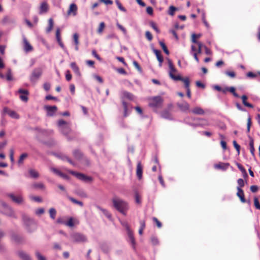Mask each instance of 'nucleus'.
<instances>
[{
	"instance_id": "obj_56",
	"label": "nucleus",
	"mask_w": 260,
	"mask_h": 260,
	"mask_svg": "<svg viewBox=\"0 0 260 260\" xmlns=\"http://www.w3.org/2000/svg\"><path fill=\"white\" fill-rule=\"evenodd\" d=\"M30 199L37 202H42V199L41 197L38 196H30Z\"/></svg>"
},
{
	"instance_id": "obj_55",
	"label": "nucleus",
	"mask_w": 260,
	"mask_h": 260,
	"mask_svg": "<svg viewBox=\"0 0 260 260\" xmlns=\"http://www.w3.org/2000/svg\"><path fill=\"white\" fill-rule=\"evenodd\" d=\"M105 26V23L104 22H101L100 24L99 27L98 29V32L99 34H101L103 32Z\"/></svg>"
},
{
	"instance_id": "obj_24",
	"label": "nucleus",
	"mask_w": 260,
	"mask_h": 260,
	"mask_svg": "<svg viewBox=\"0 0 260 260\" xmlns=\"http://www.w3.org/2000/svg\"><path fill=\"white\" fill-rule=\"evenodd\" d=\"M48 5L46 2H44L41 4L39 13L40 14L46 13L48 11Z\"/></svg>"
},
{
	"instance_id": "obj_6",
	"label": "nucleus",
	"mask_w": 260,
	"mask_h": 260,
	"mask_svg": "<svg viewBox=\"0 0 260 260\" xmlns=\"http://www.w3.org/2000/svg\"><path fill=\"white\" fill-rule=\"evenodd\" d=\"M0 212L6 216L16 218L13 209L5 202L0 200Z\"/></svg>"
},
{
	"instance_id": "obj_4",
	"label": "nucleus",
	"mask_w": 260,
	"mask_h": 260,
	"mask_svg": "<svg viewBox=\"0 0 260 260\" xmlns=\"http://www.w3.org/2000/svg\"><path fill=\"white\" fill-rule=\"evenodd\" d=\"M22 218L25 228L28 232L31 233L36 229L37 225L34 219L30 218L25 213L22 214Z\"/></svg>"
},
{
	"instance_id": "obj_51",
	"label": "nucleus",
	"mask_w": 260,
	"mask_h": 260,
	"mask_svg": "<svg viewBox=\"0 0 260 260\" xmlns=\"http://www.w3.org/2000/svg\"><path fill=\"white\" fill-rule=\"evenodd\" d=\"M115 3L118 8V9L124 12H125L126 11V10L122 6L121 4L120 3V2L118 0H115Z\"/></svg>"
},
{
	"instance_id": "obj_60",
	"label": "nucleus",
	"mask_w": 260,
	"mask_h": 260,
	"mask_svg": "<svg viewBox=\"0 0 260 260\" xmlns=\"http://www.w3.org/2000/svg\"><path fill=\"white\" fill-rule=\"evenodd\" d=\"M233 145L235 149H236L238 154L240 153V146L237 143L236 141H233Z\"/></svg>"
},
{
	"instance_id": "obj_41",
	"label": "nucleus",
	"mask_w": 260,
	"mask_h": 260,
	"mask_svg": "<svg viewBox=\"0 0 260 260\" xmlns=\"http://www.w3.org/2000/svg\"><path fill=\"white\" fill-rule=\"evenodd\" d=\"M53 26V20L52 18H50L48 20V26L46 28V32H49L52 29Z\"/></svg>"
},
{
	"instance_id": "obj_34",
	"label": "nucleus",
	"mask_w": 260,
	"mask_h": 260,
	"mask_svg": "<svg viewBox=\"0 0 260 260\" xmlns=\"http://www.w3.org/2000/svg\"><path fill=\"white\" fill-rule=\"evenodd\" d=\"M71 68L75 73V74L78 76L80 75V72L78 67L77 66L76 62H73L70 64Z\"/></svg>"
},
{
	"instance_id": "obj_19",
	"label": "nucleus",
	"mask_w": 260,
	"mask_h": 260,
	"mask_svg": "<svg viewBox=\"0 0 260 260\" xmlns=\"http://www.w3.org/2000/svg\"><path fill=\"white\" fill-rule=\"evenodd\" d=\"M160 116L162 118L170 120H174V118L169 110L165 109L163 110L160 113Z\"/></svg>"
},
{
	"instance_id": "obj_54",
	"label": "nucleus",
	"mask_w": 260,
	"mask_h": 260,
	"mask_svg": "<svg viewBox=\"0 0 260 260\" xmlns=\"http://www.w3.org/2000/svg\"><path fill=\"white\" fill-rule=\"evenodd\" d=\"M64 225L70 227H73L74 225L73 218L72 217H70L67 222H65Z\"/></svg>"
},
{
	"instance_id": "obj_16",
	"label": "nucleus",
	"mask_w": 260,
	"mask_h": 260,
	"mask_svg": "<svg viewBox=\"0 0 260 260\" xmlns=\"http://www.w3.org/2000/svg\"><path fill=\"white\" fill-rule=\"evenodd\" d=\"M52 154L58 158H60L63 160H66V161H68L70 164H71L73 166L75 165V162H74L70 158H69L66 155H64L61 153H52Z\"/></svg>"
},
{
	"instance_id": "obj_3",
	"label": "nucleus",
	"mask_w": 260,
	"mask_h": 260,
	"mask_svg": "<svg viewBox=\"0 0 260 260\" xmlns=\"http://www.w3.org/2000/svg\"><path fill=\"white\" fill-rule=\"evenodd\" d=\"M22 218L25 228L28 232L31 233L36 229L37 225L34 219L30 218L25 213L22 214Z\"/></svg>"
},
{
	"instance_id": "obj_26",
	"label": "nucleus",
	"mask_w": 260,
	"mask_h": 260,
	"mask_svg": "<svg viewBox=\"0 0 260 260\" xmlns=\"http://www.w3.org/2000/svg\"><path fill=\"white\" fill-rule=\"evenodd\" d=\"M137 176L140 180L142 178L143 168L140 162H138L137 166Z\"/></svg>"
},
{
	"instance_id": "obj_45",
	"label": "nucleus",
	"mask_w": 260,
	"mask_h": 260,
	"mask_svg": "<svg viewBox=\"0 0 260 260\" xmlns=\"http://www.w3.org/2000/svg\"><path fill=\"white\" fill-rule=\"evenodd\" d=\"M27 156L28 154L26 153H24L22 154L18 160V163L19 164H22L23 162V160H24V159H25Z\"/></svg>"
},
{
	"instance_id": "obj_36",
	"label": "nucleus",
	"mask_w": 260,
	"mask_h": 260,
	"mask_svg": "<svg viewBox=\"0 0 260 260\" xmlns=\"http://www.w3.org/2000/svg\"><path fill=\"white\" fill-rule=\"evenodd\" d=\"M241 99L242 100V103L244 106L251 108H253V106L251 104L246 102L247 96L246 95H243L241 96Z\"/></svg>"
},
{
	"instance_id": "obj_8",
	"label": "nucleus",
	"mask_w": 260,
	"mask_h": 260,
	"mask_svg": "<svg viewBox=\"0 0 260 260\" xmlns=\"http://www.w3.org/2000/svg\"><path fill=\"white\" fill-rule=\"evenodd\" d=\"M42 73L43 70L41 68L34 69L29 77L30 82L33 83H36L42 76Z\"/></svg>"
},
{
	"instance_id": "obj_5",
	"label": "nucleus",
	"mask_w": 260,
	"mask_h": 260,
	"mask_svg": "<svg viewBox=\"0 0 260 260\" xmlns=\"http://www.w3.org/2000/svg\"><path fill=\"white\" fill-rule=\"evenodd\" d=\"M58 126L59 131L66 137L68 141L73 140V138L69 136L71 131V127L66 121L63 119L59 120L58 121Z\"/></svg>"
},
{
	"instance_id": "obj_10",
	"label": "nucleus",
	"mask_w": 260,
	"mask_h": 260,
	"mask_svg": "<svg viewBox=\"0 0 260 260\" xmlns=\"http://www.w3.org/2000/svg\"><path fill=\"white\" fill-rule=\"evenodd\" d=\"M70 173L71 174L75 176L78 179L81 181L87 182L92 180V179L91 177L87 176L84 174L77 173L73 171H70Z\"/></svg>"
},
{
	"instance_id": "obj_11",
	"label": "nucleus",
	"mask_w": 260,
	"mask_h": 260,
	"mask_svg": "<svg viewBox=\"0 0 260 260\" xmlns=\"http://www.w3.org/2000/svg\"><path fill=\"white\" fill-rule=\"evenodd\" d=\"M44 109L47 112L48 116H53L57 110L56 106H45Z\"/></svg>"
},
{
	"instance_id": "obj_64",
	"label": "nucleus",
	"mask_w": 260,
	"mask_h": 260,
	"mask_svg": "<svg viewBox=\"0 0 260 260\" xmlns=\"http://www.w3.org/2000/svg\"><path fill=\"white\" fill-rule=\"evenodd\" d=\"M137 112L141 116H142L143 114V111L142 108L140 107L137 106L134 108Z\"/></svg>"
},
{
	"instance_id": "obj_17",
	"label": "nucleus",
	"mask_w": 260,
	"mask_h": 260,
	"mask_svg": "<svg viewBox=\"0 0 260 260\" xmlns=\"http://www.w3.org/2000/svg\"><path fill=\"white\" fill-rule=\"evenodd\" d=\"M134 98V95L129 92L127 91H122L121 92V101L124 100L125 99H128L130 101H133Z\"/></svg>"
},
{
	"instance_id": "obj_33",
	"label": "nucleus",
	"mask_w": 260,
	"mask_h": 260,
	"mask_svg": "<svg viewBox=\"0 0 260 260\" xmlns=\"http://www.w3.org/2000/svg\"><path fill=\"white\" fill-rule=\"evenodd\" d=\"M73 154L74 156L76 159H79V160L81 159L83 156V154L82 152L78 149L74 150L73 152Z\"/></svg>"
},
{
	"instance_id": "obj_49",
	"label": "nucleus",
	"mask_w": 260,
	"mask_h": 260,
	"mask_svg": "<svg viewBox=\"0 0 260 260\" xmlns=\"http://www.w3.org/2000/svg\"><path fill=\"white\" fill-rule=\"evenodd\" d=\"M238 186L237 187V189L238 188H242L244 186V181L243 179L239 178L237 180Z\"/></svg>"
},
{
	"instance_id": "obj_39",
	"label": "nucleus",
	"mask_w": 260,
	"mask_h": 260,
	"mask_svg": "<svg viewBox=\"0 0 260 260\" xmlns=\"http://www.w3.org/2000/svg\"><path fill=\"white\" fill-rule=\"evenodd\" d=\"M76 193L82 198H87V193L83 190V189H78L76 191Z\"/></svg>"
},
{
	"instance_id": "obj_28",
	"label": "nucleus",
	"mask_w": 260,
	"mask_h": 260,
	"mask_svg": "<svg viewBox=\"0 0 260 260\" xmlns=\"http://www.w3.org/2000/svg\"><path fill=\"white\" fill-rule=\"evenodd\" d=\"M121 102L124 109L123 116L126 117L129 115L131 111L128 110L127 103L124 100H122Z\"/></svg>"
},
{
	"instance_id": "obj_7",
	"label": "nucleus",
	"mask_w": 260,
	"mask_h": 260,
	"mask_svg": "<svg viewBox=\"0 0 260 260\" xmlns=\"http://www.w3.org/2000/svg\"><path fill=\"white\" fill-rule=\"evenodd\" d=\"M72 241L75 243H84L87 241V237L80 233H74L70 236Z\"/></svg>"
},
{
	"instance_id": "obj_52",
	"label": "nucleus",
	"mask_w": 260,
	"mask_h": 260,
	"mask_svg": "<svg viewBox=\"0 0 260 260\" xmlns=\"http://www.w3.org/2000/svg\"><path fill=\"white\" fill-rule=\"evenodd\" d=\"M224 74L226 76H228L232 78H234L236 77V74L234 71H226L224 72Z\"/></svg>"
},
{
	"instance_id": "obj_43",
	"label": "nucleus",
	"mask_w": 260,
	"mask_h": 260,
	"mask_svg": "<svg viewBox=\"0 0 260 260\" xmlns=\"http://www.w3.org/2000/svg\"><path fill=\"white\" fill-rule=\"evenodd\" d=\"M159 45H160V46L161 47L162 49H163L164 51L165 52V53L166 54L169 55V51L166 44L162 41H159Z\"/></svg>"
},
{
	"instance_id": "obj_32",
	"label": "nucleus",
	"mask_w": 260,
	"mask_h": 260,
	"mask_svg": "<svg viewBox=\"0 0 260 260\" xmlns=\"http://www.w3.org/2000/svg\"><path fill=\"white\" fill-rule=\"evenodd\" d=\"M192 113L197 115H203L205 114L204 110L199 107H196L191 110Z\"/></svg>"
},
{
	"instance_id": "obj_50",
	"label": "nucleus",
	"mask_w": 260,
	"mask_h": 260,
	"mask_svg": "<svg viewBox=\"0 0 260 260\" xmlns=\"http://www.w3.org/2000/svg\"><path fill=\"white\" fill-rule=\"evenodd\" d=\"M33 187L35 188L44 189L45 186L42 183H36L32 185Z\"/></svg>"
},
{
	"instance_id": "obj_53",
	"label": "nucleus",
	"mask_w": 260,
	"mask_h": 260,
	"mask_svg": "<svg viewBox=\"0 0 260 260\" xmlns=\"http://www.w3.org/2000/svg\"><path fill=\"white\" fill-rule=\"evenodd\" d=\"M73 41L75 45H79V35L77 33H75L73 35Z\"/></svg>"
},
{
	"instance_id": "obj_62",
	"label": "nucleus",
	"mask_w": 260,
	"mask_h": 260,
	"mask_svg": "<svg viewBox=\"0 0 260 260\" xmlns=\"http://www.w3.org/2000/svg\"><path fill=\"white\" fill-rule=\"evenodd\" d=\"M36 255L38 258V260H46V258L41 255V253L38 251L36 252Z\"/></svg>"
},
{
	"instance_id": "obj_37",
	"label": "nucleus",
	"mask_w": 260,
	"mask_h": 260,
	"mask_svg": "<svg viewBox=\"0 0 260 260\" xmlns=\"http://www.w3.org/2000/svg\"><path fill=\"white\" fill-rule=\"evenodd\" d=\"M67 197L68 199L70 201H71L73 203L75 204H77V205H79L81 207H82L83 206V203L82 202L78 201V200H77L76 199H74V198H73L72 197H70V196H67Z\"/></svg>"
},
{
	"instance_id": "obj_12",
	"label": "nucleus",
	"mask_w": 260,
	"mask_h": 260,
	"mask_svg": "<svg viewBox=\"0 0 260 260\" xmlns=\"http://www.w3.org/2000/svg\"><path fill=\"white\" fill-rule=\"evenodd\" d=\"M126 230L127 231L128 237V242L131 243L133 247H134L136 244L135 239L133 235V233L132 231L130 229L128 224H126Z\"/></svg>"
},
{
	"instance_id": "obj_30",
	"label": "nucleus",
	"mask_w": 260,
	"mask_h": 260,
	"mask_svg": "<svg viewBox=\"0 0 260 260\" xmlns=\"http://www.w3.org/2000/svg\"><path fill=\"white\" fill-rule=\"evenodd\" d=\"M237 196L239 198L242 203H245L246 201L245 199L244 191L242 188L237 189Z\"/></svg>"
},
{
	"instance_id": "obj_27",
	"label": "nucleus",
	"mask_w": 260,
	"mask_h": 260,
	"mask_svg": "<svg viewBox=\"0 0 260 260\" xmlns=\"http://www.w3.org/2000/svg\"><path fill=\"white\" fill-rule=\"evenodd\" d=\"M153 51L154 53H155L157 60L159 61V67H161L162 62H163L164 59H163V57L162 56V55L160 54V51L156 49H153Z\"/></svg>"
},
{
	"instance_id": "obj_14",
	"label": "nucleus",
	"mask_w": 260,
	"mask_h": 260,
	"mask_svg": "<svg viewBox=\"0 0 260 260\" xmlns=\"http://www.w3.org/2000/svg\"><path fill=\"white\" fill-rule=\"evenodd\" d=\"M172 77H173V79L174 80L181 81L183 82L184 83L185 88L186 89L189 88V80L188 78H182L180 75H177V77H175L172 76Z\"/></svg>"
},
{
	"instance_id": "obj_15",
	"label": "nucleus",
	"mask_w": 260,
	"mask_h": 260,
	"mask_svg": "<svg viewBox=\"0 0 260 260\" xmlns=\"http://www.w3.org/2000/svg\"><path fill=\"white\" fill-rule=\"evenodd\" d=\"M3 113L8 114L10 117L15 119H18L19 118L18 114L15 111L11 110L7 107L4 108Z\"/></svg>"
},
{
	"instance_id": "obj_2",
	"label": "nucleus",
	"mask_w": 260,
	"mask_h": 260,
	"mask_svg": "<svg viewBox=\"0 0 260 260\" xmlns=\"http://www.w3.org/2000/svg\"><path fill=\"white\" fill-rule=\"evenodd\" d=\"M164 103V99L160 96H155L149 99V106L155 112H157L158 110L161 108Z\"/></svg>"
},
{
	"instance_id": "obj_44",
	"label": "nucleus",
	"mask_w": 260,
	"mask_h": 260,
	"mask_svg": "<svg viewBox=\"0 0 260 260\" xmlns=\"http://www.w3.org/2000/svg\"><path fill=\"white\" fill-rule=\"evenodd\" d=\"M247 76L249 78H256L258 76H260V72H258L256 73H254L251 72L247 73Z\"/></svg>"
},
{
	"instance_id": "obj_29",
	"label": "nucleus",
	"mask_w": 260,
	"mask_h": 260,
	"mask_svg": "<svg viewBox=\"0 0 260 260\" xmlns=\"http://www.w3.org/2000/svg\"><path fill=\"white\" fill-rule=\"evenodd\" d=\"M230 164L229 163H223L220 162L214 165V167L217 169H220L222 170H226L229 167Z\"/></svg>"
},
{
	"instance_id": "obj_21",
	"label": "nucleus",
	"mask_w": 260,
	"mask_h": 260,
	"mask_svg": "<svg viewBox=\"0 0 260 260\" xmlns=\"http://www.w3.org/2000/svg\"><path fill=\"white\" fill-rule=\"evenodd\" d=\"M168 65H169V69H170L169 75H170V78L173 79L172 76L175 77H177V76H175V75L173 74V73L176 72V70L175 68L174 67V65H173L172 61L170 59H168Z\"/></svg>"
},
{
	"instance_id": "obj_47",
	"label": "nucleus",
	"mask_w": 260,
	"mask_h": 260,
	"mask_svg": "<svg viewBox=\"0 0 260 260\" xmlns=\"http://www.w3.org/2000/svg\"><path fill=\"white\" fill-rule=\"evenodd\" d=\"M151 242L153 245H157L159 244V241L157 237L152 236L151 237Z\"/></svg>"
},
{
	"instance_id": "obj_25",
	"label": "nucleus",
	"mask_w": 260,
	"mask_h": 260,
	"mask_svg": "<svg viewBox=\"0 0 260 260\" xmlns=\"http://www.w3.org/2000/svg\"><path fill=\"white\" fill-rule=\"evenodd\" d=\"M189 117H187L184 119V121L186 123L188 124V125L193 126V127H197V126H204L205 125H208L209 123L207 121H205V122L204 123H193L188 122V120H189Z\"/></svg>"
},
{
	"instance_id": "obj_1",
	"label": "nucleus",
	"mask_w": 260,
	"mask_h": 260,
	"mask_svg": "<svg viewBox=\"0 0 260 260\" xmlns=\"http://www.w3.org/2000/svg\"><path fill=\"white\" fill-rule=\"evenodd\" d=\"M112 202L114 209L122 215H126L129 210V205L127 202L117 197L113 198Z\"/></svg>"
},
{
	"instance_id": "obj_35",
	"label": "nucleus",
	"mask_w": 260,
	"mask_h": 260,
	"mask_svg": "<svg viewBox=\"0 0 260 260\" xmlns=\"http://www.w3.org/2000/svg\"><path fill=\"white\" fill-rule=\"evenodd\" d=\"M28 173L30 177L32 178H37L39 177V173L34 169H29L28 170Z\"/></svg>"
},
{
	"instance_id": "obj_38",
	"label": "nucleus",
	"mask_w": 260,
	"mask_h": 260,
	"mask_svg": "<svg viewBox=\"0 0 260 260\" xmlns=\"http://www.w3.org/2000/svg\"><path fill=\"white\" fill-rule=\"evenodd\" d=\"M98 208L109 219L111 220L112 215L106 209H103L100 206H98Z\"/></svg>"
},
{
	"instance_id": "obj_20",
	"label": "nucleus",
	"mask_w": 260,
	"mask_h": 260,
	"mask_svg": "<svg viewBox=\"0 0 260 260\" xmlns=\"http://www.w3.org/2000/svg\"><path fill=\"white\" fill-rule=\"evenodd\" d=\"M77 6L75 4L73 3L71 4L67 12L68 15H70L72 14L74 16H76L77 15Z\"/></svg>"
},
{
	"instance_id": "obj_58",
	"label": "nucleus",
	"mask_w": 260,
	"mask_h": 260,
	"mask_svg": "<svg viewBox=\"0 0 260 260\" xmlns=\"http://www.w3.org/2000/svg\"><path fill=\"white\" fill-rule=\"evenodd\" d=\"M72 78V76L69 70H67L66 72V79L68 81H70Z\"/></svg>"
},
{
	"instance_id": "obj_48",
	"label": "nucleus",
	"mask_w": 260,
	"mask_h": 260,
	"mask_svg": "<svg viewBox=\"0 0 260 260\" xmlns=\"http://www.w3.org/2000/svg\"><path fill=\"white\" fill-rule=\"evenodd\" d=\"M229 92L232 93L233 95L236 98L240 97L239 94L236 93L235 88L233 86L229 87Z\"/></svg>"
},
{
	"instance_id": "obj_63",
	"label": "nucleus",
	"mask_w": 260,
	"mask_h": 260,
	"mask_svg": "<svg viewBox=\"0 0 260 260\" xmlns=\"http://www.w3.org/2000/svg\"><path fill=\"white\" fill-rule=\"evenodd\" d=\"M10 18L8 16H5L2 20V23L4 24L10 23Z\"/></svg>"
},
{
	"instance_id": "obj_40",
	"label": "nucleus",
	"mask_w": 260,
	"mask_h": 260,
	"mask_svg": "<svg viewBox=\"0 0 260 260\" xmlns=\"http://www.w3.org/2000/svg\"><path fill=\"white\" fill-rule=\"evenodd\" d=\"M49 215L51 219H55L56 215V211L55 209L52 208L49 210Z\"/></svg>"
},
{
	"instance_id": "obj_31",
	"label": "nucleus",
	"mask_w": 260,
	"mask_h": 260,
	"mask_svg": "<svg viewBox=\"0 0 260 260\" xmlns=\"http://www.w3.org/2000/svg\"><path fill=\"white\" fill-rule=\"evenodd\" d=\"M17 254L22 260H32L29 255L23 251H18Z\"/></svg>"
},
{
	"instance_id": "obj_61",
	"label": "nucleus",
	"mask_w": 260,
	"mask_h": 260,
	"mask_svg": "<svg viewBox=\"0 0 260 260\" xmlns=\"http://www.w3.org/2000/svg\"><path fill=\"white\" fill-rule=\"evenodd\" d=\"M56 39L57 42L61 41L60 32L59 28H57L56 30Z\"/></svg>"
},
{
	"instance_id": "obj_42",
	"label": "nucleus",
	"mask_w": 260,
	"mask_h": 260,
	"mask_svg": "<svg viewBox=\"0 0 260 260\" xmlns=\"http://www.w3.org/2000/svg\"><path fill=\"white\" fill-rule=\"evenodd\" d=\"M11 238L13 240L16 242H20L22 240V238L21 236L16 234H13L11 236Z\"/></svg>"
},
{
	"instance_id": "obj_18",
	"label": "nucleus",
	"mask_w": 260,
	"mask_h": 260,
	"mask_svg": "<svg viewBox=\"0 0 260 260\" xmlns=\"http://www.w3.org/2000/svg\"><path fill=\"white\" fill-rule=\"evenodd\" d=\"M177 105L182 112H186L189 109V105L185 101L182 103H177Z\"/></svg>"
},
{
	"instance_id": "obj_22",
	"label": "nucleus",
	"mask_w": 260,
	"mask_h": 260,
	"mask_svg": "<svg viewBox=\"0 0 260 260\" xmlns=\"http://www.w3.org/2000/svg\"><path fill=\"white\" fill-rule=\"evenodd\" d=\"M23 41L24 44V50L25 52H28L31 51L33 49L31 45L29 43L25 37H23Z\"/></svg>"
},
{
	"instance_id": "obj_13",
	"label": "nucleus",
	"mask_w": 260,
	"mask_h": 260,
	"mask_svg": "<svg viewBox=\"0 0 260 260\" xmlns=\"http://www.w3.org/2000/svg\"><path fill=\"white\" fill-rule=\"evenodd\" d=\"M18 93L21 94L19 98L21 101L27 102L28 101V95L29 94V92L27 90L23 89H19L18 90Z\"/></svg>"
},
{
	"instance_id": "obj_59",
	"label": "nucleus",
	"mask_w": 260,
	"mask_h": 260,
	"mask_svg": "<svg viewBox=\"0 0 260 260\" xmlns=\"http://www.w3.org/2000/svg\"><path fill=\"white\" fill-rule=\"evenodd\" d=\"M254 205L257 209H260V204L258 199L256 197L254 198Z\"/></svg>"
},
{
	"instance_id": "obj_9",
	"label": "nucleus",
	"mask_w": 260,
	"mask_h": 260,
	"mask_svg": "<svg viewBox=\"0 0 260 260\" xmlns=\"http://www.w3.org/2000/svg\"><path fill=\"white\" fill-rule=\"evenodd\" d=\"M6 196L10 198L13 202L17 204H21L24 201L23 198L21 194L15 196L13 193H7Z\"/></svg>"
},
{
	"instance_id": "obj_23",
	"label": "nucleus",
	"mask_w": 260,
	"mask_h": 260,
	"mask_svg": "<svg viewBox=\"0 0 260 260\" xmlns=\"http://www.w3.org/2000/svg\"><path fill=\"white\" fill-rule=\"evenodd\" d=\"M248 138L249 139V150H250V153L253 157H255V153H254L255 149L254 147V140L250 136L248 135Z\"/></svg>"
},
{
	"instance_id": "obj_57",
	"label": "nucleus",
	"mask_w": 260,
	"mask_h": 260,
	"mask_svg": "<svg viewBox=\"0 0 260 260\" xmlns=\"http://www.w3.org/2000/svg\"><path fill=\"white\" fill-rule=\"evenodd\" d=\"M6 77L8 81H11L13 80V77L11 74V70L10 69L8 70Z\"/></svg>"
},
{
	"instance_id": "obj_46",
	"label": "nucleus",
	"mask_w": 260,
	"mask_h": 260,
	"mask_svg": "<svg viewBox=\"0 0 260 260\" xmlns=\"http://www.w3.org/2000/svg\"><path fill=\"white\" fill-rule=\"evenodd\" d=\"M177 8L173 6H171L170 7H169V11H168V14H169L170 15L173 16L174 15V14H175V11L176 10H177Z\"/></svg>"
}]
</instances>
